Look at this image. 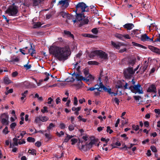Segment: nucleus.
<instances>
[{"mask_svg":"<svg viewBox=\"0 0 160 160\" xmlns=\"http://www.w3.org/2000/svg\"><path fill=\"white\" fill-rule=\"evenodd\" d=\"M18 11V8L16 6H10L6 11V13L9 15L15 16L17 15Z\"/></svg>","mask_w":160,"mask_h":160,"instance_id":"20e7f679","label":"nucleus"},{"mask_svg":"<svg viewBox=\"0 0 160 160\" xmlns=\"http://www.w3.org/2000/svg\"><path fill=\"white\" fill-rule=\"evenodd\" d=\"M148 48L152 52L158 54L160 55V49L151 45L148 46Z\"/></svg>","mask_w":160,"mask_h":160,"instance_id":"9d476101","label":"nucleus"},{"mask_svg":"<svg viewBox=\"0 0 160 160\" xmlns=\"http://www.w3.org/2000/svg\"><path fill=\"white\" fill-rule=\"evenodd\" d=\"M148 66V62L146 61H145L144 64L142 65V67H141L140 69L141 70L142 72H144L147 69Z\"/></svg>","mask_w":160,"mask_h":160,"instance_id":"dca6fc26","label":"nucleus"},{"mask_svg":"<svg viewBox=\"0 0 160 160\" xmlns=\"http://www.w3.org/2000/svg\"><path fill=\"white\" fill-rule=\"evenodd\" d=\"M29 87L31 88H35L37 87V86L34 84L32 83H30L29 84Z\"/></svg>","mask_w":160,"mask_h":160,"instance_id":"69168bd1","label":"nucleus"},{"mask_svg":"<svg viewBox=\"0 0 160 160\" xmlns=\"http://www.w3.org/2000/svg\"><path fill=\"white\" fill-rule=\"evenodd\" d=\"M92 32L95 34H97L98 33V31L97 28H94L92 30Z\"/></svg>","mask_w":160,"mask_h":160,"instance_id":"680f3d73","label":"nucleus"},{"mask_svg":"<svg viewBox=\"0 0 160 160\" xmlns=\"http://www.w3.org/2000/svg\"><path fill=\"white\" fill-rule=\"evenodd\" d=\"M154 112L158 115L160 114V110L159 109H155L154 110Z\"/></svg>","mask_w":160,"mask_h":160,"instance_id":"774afa93","label":"nucleus"},{"mask_svg":"<svg viewBox=\"0 0 160 160\" xmlns=\"http://www.w3.org/2000/svg\"><path fill=\"white\" fill-rule=\"evenodd\" d=\"M148 39H149V37L146 34L142 35L141 36V40L143 42L148 41Z\"/></svg>","mask_w":160,"mask_h":160,"instance_id":"2eb2a0df","label":"nucleus"},{"mask_svg":"<svg viewBox=\"0 0 160 160\" xmlns=\"http://www.w3.org/2000/svg\"><path fill=\"white\" fill-rule=\"evenodd\" d=\"M136 61V59L135 58L130 59L128 61V65L129 66H133L135 64Z\"/></svg>","mask_w":160,"mask_h":160,"instance_id":"412c9836","label":"nucleus"},{"mask_svg":"<svg viewBox=\"0 0 160 160\" xmlns=\"http://www.w3.org/2000/svg\"><path fill=\"white\" fill-rule=\"evenodd\" d=\"M75 127V125H73V124L70 125L68 126L69 130L70 131L73 130L74 129Z\"/></svg>","mask_w":160,"mask_h":160,"instance_id":"c03bdc74","label":"nucleus"},{"mask_svg":"<svg viewBox=\"0 0 160 160\" xmlns=\"http://www.w3.org/2000/svg\"><path fill=\"white\" fill-rule=\"evenodd\" d=\"M107 132H109V134H111L112 132H113V131L112 129H111V127L110 126L107 127Z\"/></svg>","mask_w":160,"mask_h":160,"instance_id":"49530a36","label":"nucleus"},{"mask_svg":"<svg viewBox=\"0 0 160 160\" xmlns=\"http://www.w3.org/2000/svg\"><path fill=\"white\" fill-rule=\"evenodd\" d=\"M45 137L48 140L52 138V136L49 133H45Z\"/></svg>","mask_w":160,"mask_h":160,"instance_id":"de8ad7c7","label":"nucleus"},{"mask_svg":"<svg viewBox=\"0 0 160 160\" xmlns=\"http://www.w3.org/2000/svg\"><path fill=\"white\" fill-rule=\"evenodd\" d=\"M85 145L87 148L90 149L92 147L93 145L89 142L88 143H86L85 144Z\"/></svg>","mask_w":160,"mask_h":160,"instance_id":"58836bf2","label":"nucleus"},{"mask_svg":"<svg viewBox=\"0 0 160 160\" xmlns=\"http://www.w3.org/2000/svg\"><path fill=\"white\" fill-rule=\"evenodd\" d=\"M32 79H33L34 80V81H35V82H36L37 84V85L38 86H39L41 85V83L42 82H43V80H42V79H41V80H39V82H37V80L36 79L34 78H32Z\"/></svg>","mask_w":160,"mask_h":160,"instance_id":"ea45409f","label":"nucleus"},{"mask_svg":"<svg viewBox=\"0 0 160 160\" xmlns=\"http://www.w3.org/2000/svg\"><path fill=\"white\" fill-rule=\"evenodd\" d=\"M41 121V119H40V115L38 116V117H37L36 118L35 120V122L36 123H39V122Z\"/></svg>","mask_w":160,"mask_h":160,"instance_id":"603ef678","label":"nucleus"},{"mask_svg":"<svg viewBox=\"0 0 160 160\" xmlns=\"http://www.w3.org/2000/svg\"><path fill=\"white\" fill-rule=\"evenodd\" d=\"M116 38L122 40L124 41L123 35L120 34L116 33L115 35Z\"/></svg>","mask_w":160,"mask_h":160,"instance_id":"393cba45","label":"nucleus"},{"mask_svg":"<svg viewBox=\"0 0 160 160\" xmlns=\"http://www.w3.org/2000/svg\"><path fill=\"white\" fill-rule=\"evenodd\" d=\"M105 92H107L109 94H111L112 92H111V89L110 88H107L105 87L103 90Z\"/></svg>","mask_w":160,"mask_h":160,"instance_id":"37998d69","label":"nucleus"},{"mask_svg":"<svg viewBox=\"0 0 160 160\" xmlns=\"http://www.w3.org/2000/svg\"><path fill=\"white\" fill-rule=\"evenodd\" d=\"M23 67L25 68L27 70L31 68V65H28V64L25 65Z\"/></svg>","mask_w":160,"mask_h":160,"instance_id":"13d9d810","label":"nucleus"},{"mask_svg":"<svg viewBox=\"0 0 160 160\" xmlns=\"http://www.w3.org/2000/svg\"><path fill=\"white\" fill-rule=\"evenodd\" d=\"M41 121L42 122H45L47 121L49 119V118L47 116H40Z\"/></svg>","mask_w":160,"mask_h":160,"instance_id":"bb28decb","label":"nucleus"},{"mask_svg":"<svg viewBox=\"0 0 160 160\" xmlns=\"http://www.w3.org/2000/svg\"><path fill=\"white\" fill-rule=\"evenodd\" d=\"M129 89L132 92L135 94L137 93L139 94H142L143 92L141 85L138 83L136 85L130 86L129 87Z\"/></svg>","mask_w":160,"mask_h":160,"instance_id":"39448f33","label":"nucleus"},{"mask_svg":"<svg viewBox=\"0 0 160 160\" xmlns=\"http://www.w3.org/2000/svg\"><path fill=\"white\" fill-rule=\"evenodd\" d=\"M95 56L99 57L103 60H107L108 58V54L101 50L93 51L89 55L90 58H93Z\"/></svg>","mask_w":160,"mask_h":160,"instance_id":"f03ea898","label":"nucleus"},{"mask_svg":"<svg viewBox=\"0 0 160 160\" xmlns=\"http://www.w3.org/2000/svg\"><path fill=\"white\" fill-rule=\"evenodd\" d=\"M78 100L77 98L76 97H74L73 98V104L76 106L78 104Z\"/></svg>","mask_w":160,"mask_h":160,"instance_id":"3c124183","label":"nucleus"},{"mask_svg":"<svg viewBox=\"0 0 160 160\" xmlns=\"http://www.w3.org/2000/svg\"><path fill=\"white\" fill-rule=\"evenodd\" d=\"M78 63L77 62L75 64L74 69H76L78 71L80 68V66L78 65Z\"/></svg>","mask_w":160,"mask_h":160,"instance_id":"5fc2aeb1","label":"nucleus"},{"mask_svg":"<svg viewBox=\"0 0 160 160\" xmlns=\"http://www.w3.org/2000/svg\"><path fill=\"white\" fill-rule=\"evenodd\" d=\"M4 81L5 83L6 84H9L11 82V81L7 76H6L4 78Z\"/></svg>","mask_w":160,"mask_h":160,"instance_id":"b1692460","label":"nucleus"},{"mask_svg":"<svg viewBox=\"0 0 160 160\" xmlns=\"http://www.w3.org/2000/svg\"><path fill=\"white\" fill-rule=\"evenodd\" d=\"M77 140L76 139L73 138L71 140L72 142L71 144L72 145H74L77 142Z\"/></svg>","mask_w":160,"mask_h":160,"instance_id":"bf43d9fd","label":"nucleus"},{"mask_svg":"<svg viewBox=\"0 0 160 160\" xmlns=\"http://www.w3.org/2000/svg\"><path fill=\"white\" fill-rule=\"evenodd\" d=\"M111 44L114 48L118 49H119L120 47L122 45L121 43L119 42L116 43L113 41H111Z\"/></svg>","mask_w":160,"mask_h":160,"instance_id":"ddd939ff","label":"nucleus"},{"mask_svg":"<svg viewBox=\"0 0 160 160\" xmlns=\"http://www.w3.org/2000/svg\"><path fill=\"white\" fill-rule=\"evenodd\" d=\"M13 90L12 89H10L9 90H7L6 92H5V94L6 95H7L9 93H11L13 92Z\"/></svg>","mask_w":160,"mask_h":160,"instance_id":"864d4df0","label":"nucleus"},{"mask_svg":"<svg viewBox=\"0 0 160 160\" xmlns=\"http://www.w3.org/2000/svg\"><path fill=\"white\" fill-rule=\"evenodd\" d=\"M41 112L43 113H45V112H48V108L46 106H44L43 107V109L41 110Z\"/></svg>","mask_w":160,"mask_h":160,"instance_id":"79ce46f5","label":"nucleus"},{"mask_svg":"<svg viewBox=\"0 0 160 160\" xmlns=\"http://www.w3.org/2000/svg\"><path fill=\"white\" fill-rule=\"evenodd\" d=\"M56 134L58 137H60L62 136H63L64 135V133L63 131H61L60 132H57Z\"/></svg>","mask_w":160,"mask_h":160,"instance_id":"a18cd8bd","label":"nucleus"},{"mask_svg":"<svg viewBox=\"0 0 160 160\" xmlns=\"http://www.w3.org/2000/svg\"><path fill=\"white\" fill-rule=\"evenodd\" d=\"M42 25V24L40 22H37L35 23L33 26L34 28H39Z\"/></svg>","mask_w":160,"mask_h":160,"instance_id":"7c9ffc66","label":"nucleus"},{"mask_svg":"<svg viewBox=\"0 0 160 160\" xmlns=\"http://www.w3.org/2000/svg\"><path fill=\"white\" fill-rule=\"evenodd\" d=\"M99 88L98 89L100 90V91L102 92V89L104 90V88L106 87L103 85L102 82H100L99 85Z\"/></svg>","mask_w":160,"mask_h":160,"instance_id":"c756f323","label":"nucleus"},{"mask_svg":"<svg viewBox=\"0 0 160 160\" xmlns=\"http://www.w3.org/2000/svg\"><path fill=\"white\" fill-rule=\"evenodd\" d=\"M28 53L33 56L36 53L35 48H32V46L31 45V48L28 50Z\"/></svg>","mask_w":160,"mask_h":160,"instance_id":"aec40b11","label":"nucleus"},{"mask_svg":"<svg viewBox=\"0 0 160 160\" xmlns=\"http://www.w3.org/2000/svg\"><path fill=\"white\" fill-rule=\"evenodd\" d=\"M27 140L29 142H34L35 141V140L34 138L31 137H29L27 139Z\"/></svg>","mask_w":160,"mask_h":160,"instance_id":"c9c22d12","label":"nucleus"},{"mask_svg":"<svg viewBox=\"0 0 160 160\" xmlns=\"http://www.w3.org/2000/svg\"><path fill=\"white\" fill-rule=\"evenodd\" d=\"M68 13H67L65 12L62 11L60 13V15L62 16L63 18H66L67 15Z\"/></svg>","mask_w":160,"mask_h":160,"instance_id":"f704fd0d","label":"nucleus"},{"mask_svg":"<svg viewBox=\"0 0 160 160\" xmlns=\"http://www.w3.org/2000/svg\"><path fill=\"white\" fill-rule=\"evenodd\" d=\"M132 128L135 131H138L139 129V126L138 125H135L134 124L132 125Z\"/></svg>","mask_w":160,"mask_h":160,"instance_id":"09e8293b","label":"nucleus"},{"mask_svg":"<svg viewBox=\"0 0 160 160\" xmlns=\"http://www.w3.org/2000/svg\"><path fill=\"white\" fill-rule=\"evenodd\" d=\"M86 78H85V80L86 81H89L93 80L94 79V78L91 74H89L88 76V77H86Z\"/></svg>","mask_w":160,"mask_h":160,"instance_id":"a878e982","label":"nucleus"},{"mask_svg":"<svg viewBox=\"0 0 160 160\" xmlns=\"http://www.w3.org/2000/svg\"><path fill=\"white\" fill-rule=\"evenodd\" d=\"M132 45L134 46L142 48L144 49H147V48L146 47L144 46H143L140 44H139V43H136L134 42H132Z\"/></svg>","mask_w":160,"mask_h":160,"instance_id":"a211bd4d","label":"nucleus"},{"mask_svg":"<svg viewBox=\"0 0 160 160\" xmlns=\"http://www.w3.org/2000/svg\"><path fill=\"white\" fill-rule=\"evenodd\" d=\"M66 135L67 137L64 139L63 142H68L70 139L72 138L73 137V136L69 135L68 134H66Z\"/></svg>","mask_w":160,"mask_h":160,"instance_id":"5701e85b","label":"nucleus"},{"mask_svg":"<svg viewBox=\"0 0 160 160\" xmlns=\"http://www.w3.org/2000/svg\"><path fill=\"white\" fill-rule=\"evenodd\" d=\"M33 6H37L39 5V2L38 0H32Z\"/></svg>","mask_w":160,"mask_h":160,"instance_id":"e433bc0d","label":"nucleus"},{"mask_svg":"<svg viewBox=\"0 0 160 160\" xmlns=\"http://www.w3.org/2000/svg\"><path fill=\"white\" fill-rule=\"evenodd\" d=\"M17 124L16 122H13L10 125V128L12 130H13L15 128V127L16 126Z\"/></svg>","mask_w":160,"mask_h":160,"instance_id":"a19ab883","label":"nucleus"},{"mask_svg":"<svg viewBox=\"0 0 160 160\" xmlns=\"http://www.w3.org/2000/svg\"><path fill=\"white\" fill-rule=\"evenodd\" d=\"M60 128L62 129H64L65 128V125L64 123H61L60 124Z\"/></svg>","mask_w":160,"mask_h":160,"instance_id":"338daca9","label":"nucleus"},{"mask_svg":"<svg viewBox=\"0 0 160 160\" xmlns=\"http://www.w3.org/2000/svg\"><path fill=\"white\" fill-rule=\"evenodd\" d=\"M18 139H17V138H14L12 139V140L13 142V146H18Z\"/></svg>","mask_w":160,"mask_h":160,"instance_id":"72a5a7b5","label":"nucleus"},{"mask_svg":"<svg viewBox=\"0 0 160 160\" xmlns=\"http://www.w3.org/2000/svg\"><path fill=\"white\" fill-rule=\"evenodd\" d=\"M35 145L36 146L39 147L41 145V143L40 142L37 141L35 143Z\"/></svg>","mask_w":160,"mask_h":160,"instance_id":"e2e57ef3","label":"nucleus"},{"mask_svg":"<svg viewBox=\"0 0 160 160\" xmlns=\"http://www.w3.org/2000/svg\"><path fill=\"white\" fill-rule=\"evenodd\" d=\"M69 2V0H62L59 1L58 5H61L62 8L65 9L68 7Z\"/></svg>","mask_w":160,"mask_h":160,"instance_id":"6e6552de","label":"nucleus"},{"mask_svg":"<svg viewBox=\"0 0 160 160\" xmlns=\"http://www.w3.org/2000/svg\"><path fill=\"white\" fill-rule=\"evenodd\" d=\"M72 75L75 76V78L77 81H81L82 80L85 81V78L83 77L79 74H76L74 72Z\"/></svg>","mask_w":160,"mask_h":160,"instance_id":"f8f14e48","label":"nucleus"},{"mask_svg":"<svg viewBox=\"0 0 160 160\" xmlns=\"http://www.w3.org/2000/svg\"><path fill=\"white\" fill-rule=\"evenodd\" d=\"M88 22L89 20L87 18H85L81 22L80 24V26H82L84 24H88Z\"/></svg>","mask_w":160,"mask_h":160,"instance_id":"4be33fe9","label":"nucleus"},{"mask_svg":"<svg viewBox=\"0 0 160 160\" xmlns=\"http://www.w3.org/2000/svg\"><path fill=\"white\" fill-rule=\"evenodd\" d=\"M34 98H38V100L40 102L42 101L43 100L42 97H39V95L38 93H36L35 94Z\"/></svg>","mask_w":160,"mask_h":160,"instance_id":"2f4dec72","label":"nucleus"},{"mask_svg":"<svg viewBox=\"0 0 160 160\" xmlns=\"http://www.w3.org/2000/svg\"><path fill=\"white\" fill-rule=\"evenodd\" d=\"M45 74L46 76V77L44 79V81H46L49 79L50 75L48 73H47V72L45 73Z\"/></svg>","mask_w":160,"mask_h":160,"instance_id":"4d7b16f0","label":"nucleus"},{"mask_svg":"<svg viewBox=\"0 0 160 160\" xmlns=\"http://www.w3.org/2000/svg\"><path fill=\"white\" fill-rule=\"evenodd\" d=\"M63 32L64 34L66 35L68 37L74 38V36L73 35L70 31L65 30Z\"/></svg>","mask_w":160,"mask_h":160,"instance_id":"6ab92c4d","label":"nucleus"},{"mask_svg":"<svg viewBox=\"0 0 160 160\" xmlns=\"http://www.w3.org/2000/svg\"><path fill=\"white\" fill-rule=\"evenodd\" d=\"M75 20L74 21V23L80 21L82 20L83 18H84L85 17L84 16L83 14L82 13L76 12Z\"/></svg>","mask_w":160,"mask_h":160,"instance_id":"1a4fd4ad","label":"nucleus"},{"mask_svg":"<svg viewBox=\"0 0 160 160\" xmlns=\"http://www.w3.org/2000/svg\"><path fill=\"white\" fill-rule=\"evenodd\" d=\"M3 132L5 134H7L9 132L8 131V128L7 127H6L3 130Z\"/></svg>","mask_w":160,"mask_h":160,"instance_id":"6e6d98bb","label":"nucleus"},{"mask_svg":"<svg viewBox=\"0 0 160 160\" xmlns=\"http://www.w3.org/2000/svg\"><path fill=\"white\" fill-rule=\"evenodd\" d=\"M134 73V71L132 67H128L124 70L123 74L126 78H130Z\"/></svg>","mask_w":160,"mask_h":160,"instance_id":"423d86ee","label":"nucleus"},{"mask_svg":"<svg viewBox=\"0 0 160 160\" xmlns=\"http://www.w3.org/2000/svg\"><path fill=\"white\" fill-rule=\"evenodd\" d=\"M150 148L152 151L154 152H156L157 151L156 147L153 146H151Z\"/></svg>","mask_w":160,"mask_h":160,"instance_id":"052dcab7","label":"nucleus"},{"mask_svg":"<svg viewBox=\"0 0 160 160\" xmlns=\"http://www.w3.org/2000/svg\"><path fill=\"white\" fill-rule=\"evenodd\" d=\"M61 99L59 97L57 98L56 99V102L57 104H58L61 102Z\"/></svg>","mask_w":160,"mask_h":160,"instance_id":"0e129e2a","label":"nucleus"},{"mask_svg":"<svg viewBox=\"0 0 160 160\" xmlns=\"http://www.w3.org/2000/svg\"><path fill=\"white\" fill-rule=\"evenodd\" d=\"M98 88H99V85L98 84H97L95 85L93 87L89 88L87 90L92 91L95 90H97L98 91L101 92L100 90L98 89Z\"/></svg>","mask_w":160,"mask_h":160,"instance_id":"f3484780","label":"nucleus"},{"mask_svg":"<svg viewBox=\"0 0 160 160\" xmlns=\"http://www.w3.org/2000/svg\"><path fill=\"white\" fill-rule=\"evenodd\" d=\"M28 91L26 90L24 92L22 93H21V95L22 96L21 98V99L22 100H23L24 98L26 97L27 95L28 94Z\"/></svg>","mask_w":160,"mask_h":160,"instance_id":"cd10ccee","label":"nucleus"},{"mask_svg":"<svg viewBox=\"0 0 160 160\" xmlns=\"http://www.w3.org/2000/svg\"><path fill=\"white\" fill-rule=\"evenodd\" d=\"M147 91L148 92L156 93L157 89L155 85L154 84L151 85L148 87Z\"/></svg>","mask_w":160,"mask_h":160,"instance_id":"9b49d317","label":"nucleus"},{"mask_svg":"<svg viewBox=\"0 0 160 160\" xmlns=\"http://www.w3.org/2000/svg\"><path fill=\"white\" fill-rule=\"evenodd\" d=\"M76 12L83 13L85 12H88L89 8L83 2L79 3L76 6Z\"/></svg>","mask_w":160,"mask_h":160,"instance_id":"7ed1b4c3","label":"nucleus"},{"mask_svg":"<svg viewBox=\"0 0 160 160\" xmlns=\"http://www.w3.org/2000/svg\"><path fill=\"white\" fill-rule=\"evenodd\" d=\"M0 118L1 120V122L3 125H7L8 124V116L7 113H4L1 114Z\"/></svg>","mask_w":160,"mask_h":160,"instance_id":"0eeeda50","label":"nucleus"},{"mask_svg":"<svg viewBox=\"0 0 160 160\" xmlns=\"http://www.w3.org/2000/svg\"><path fill=\"white\" fill-rule=\"evenodd\" d=\"M49 51L51 54L60 61H64L71 54L70 50L68 46L62 47L52 46L50 47Z\"/></svg>","mask_w":160,"mask_h":160,"instance_id":"f257e3e1","label":"nucleus"},{"mask_svg":"<svg viewBox=\"0 0 160 160\" xmlns=\"http://www.w3.org/2000/svg\"><path fill=\"white\" fill-rule=\"evenodd\" d=\"M134 27V25L131 23H126L123 26L124 28L128 30L132 29Z\"/></svg>","mask_w":160,"mask_h":160,"instance_id":"4468645a","label":"nucleus"},{"mask_svg":"<svg viewBox=\"0 0 160 160\" xmlns=\"http://www.w3.org/2000/svg\"><path fill=\"white\" fill-rule=\"evenodd\" d=\"M28 152L30 153L32 155H36V150L34 149H29L28 151Z\"/></svg>","mask_w":160,"mask_h":160,"instance_id":"473e14b6","label":"nucleus"},{"mask_svg":"<svg viewBox=\"0 0 160 160\" xmlns=\"http://www.w3.org/2000/svg\"><path fill=\"white\" fill-rule=\"evenodd\" d=\"M19 61V59L18 58L16 57L15 58L12 59V60H11L10 61V62H18Z\"/></svg>","mask_w":160,"mask_h":160,"instance_id":"8fccbe9b","label":"nucleus"},{"mask_svg":"<svg viewBox=\"0 0 160 160\" xmlns=\"http://www.w3.org/2000/svg\"><path fill=\"white\" fill-rule=\"evenodd\" d=\"M88 63L89 65H98V63L95 61H89L88 62Z\"/></svg>","mask_w":160,"mask_h":160,"instance_id":"4c0bfd02","label":"nucleus"},{"mask_svg":"<svg viewBox=\"0 0 160 160\" xmlns=\"http://www.w3.org/2000/svg\"><path fill=\"white\" fill-rule=\"evenodd\" d=\"M55 125L54 124H53L52 123H50L49 124V126L47 128V130L49 131L50 130L52 129L55 127Z\"/></svg>","mask_w":160,"mask_h":160,"instance_id":"c85d7f7f","label":"nucleus"}]
</instances>
